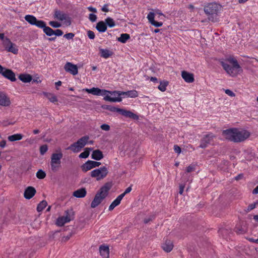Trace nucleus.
Returning a JSON list of instances; mask_svg holds the SVG:
<instances>
[{
    "label": "nucleus",
    "instance_id": "nucleus-1",
    "mask_svg": "<svg viewBox=\"0 0 258 258\" xmlns=\"http://www.w3.org/2000/svg\"><path fill=\"white\" fill-rule=\"evenodd\" d=\"M222 135L226 140L239 143L246 140L250 136V133L244 129L232 128L223 131Z\"/></svg>",
    "mask_w": 258,
    "mask_h": 258
},
{
    "label": "nucleus",
    "instance_id": "nucleus-2",
    "mask_svg": "<svg viewBox=\"0 0 258 258\" xmlns=\"http://www.w3.org/2000/svg\"><path fill=\"white\" fill-rule=\"evenodd\" d=\"M220 63L226 73L231 77H236L242 72L237 60L232 57L221 60Z\"/></svg>",
    "mask_w": 258,
    "mask_h": 258
},
{
    "label": "nucleus",
    "instance_id": "nucleus-3",
    "mask_svg": "<svg viewBox=\"0 0 258 258\" xmlns=\"http://www.w3.org/2000/svg\"><path fill=\"white\" fill-rule=\"evenodd\" d=\"M111 188V185L108 183H105L102 186L99 191L96 194L94 199L91 204V207L95 208L97 207L103 200L107 197L108 191Z\"/></svg>",
    "mask_w": 258,
    "mask_h": 258
},
{
    "label": "nucleus",
    "instance_id": "nucleus-4",
    "mask_svg": "<svg viewBox=\"0 0 258 258\" xmlns=\"http://www.w3.org/2000/svg\"><path fill=\"white\" fill-rule=\"evenodd\" d=\"M89 139V137L88 136H84L78 140L77 142L70 146L68 149L72 150L74 153H78L88 144Z\"/></svg>",
    "mask_w": 258,
    "mask_h": 258
},
{
    "label": "nucleus",
    "instance_id": "nucleus-5",
    "mask_svg": "<svg viewBox=\"0 0 258 258\" xmlns=\"http://www.w3.org/2000/svg\"><path fill=\"white\" fill-rule=\"evenodd\" d=\"M53 18L62 22L66 26H69L71 24V20L69 15L63 11L55 10Z\"/></svg>",
    "mask_w": 258,
    "mask_h": 258
},
{
    "label": "nucleus",
    "instance_id": "nucleus-6",
    "mask_svg": "<svg viewBox=\"0 0 258 258\" xmlns=\"http://www.w3.org/2000/svg\"><path fill=\"white\" fill-rule=\"evenodd\" d=\"M107 109L112 112H117L125 117H127L134 119H138V116L130 111L126 110L124 109L117 108L114 106H108Z\"/></svg>",
    "mask_w": 258,
    "mask_h": 258
},
{
    "label": "nucleus",
    "instance_id": "nucleus-7",
    "mask_svg": "<svg viewBox=\"0 0 258 258\" xmlns=\"http://www.w3.org/2000/svg\"><path fill=\"white\" fill-rule=\"evenodd\" d=\"M62 154L60 152L58 153H53L51 157L50 166L51 170L54 171H57L60 167L61 159L62 157Z\"/></svg>",
    "mask_w": 258,
    "mask_h": 258
},
{
    "label": "nucleus",
    "instance_id": "nucleus-8",
    "mask_svg": "<svg viewBox=\"0 0 258 258\" xmlns=\"http://www.w3.org/2000/svg\"><path fill=\"white\" fill-rule=\"evenodd\" d=\"M108 173L107 168L103 166L92 170L90 172V176L93 178H96L98 181L104 178L108 174Z\"/></svg>",
    "mask_w": 258,
    "mask_h": 258
},
{
    "label": "nucleus",
    "instance_id": "nucleus-9",
    "mask_svg": "<svg viewBox=\"0 0 258 258\" xmlns=\"http://www.w3.org/2000/svg\"><path fill=\"white\" fill-rule=\"evenodd\" d=\"M221 5L215 3H212L209 4L204 7V12L209 16L213 15L217 16V14L221 10Z\"/></svg>",
    "mask_w": 258,
    "mask_h": 258
},
{
    "label": "nucleus",
    "instance_id": "nucleus-10",
    "mask_svg": "<svg viewBox=\"0 0 258 258\" xmlns=\"http://www.w3.org/2000/svg\"><path fill=\"white\" fill-rule=\"evenodd\" d=\"M74 212L72 210H67L65 211L64 215L58 217L56 222V224L59 226H62L64 224L70 222L74 219Z\"/></svg>",
    "mask_w": 258,
    "mask_h": 258
},
{
    "label": "nucleus",
    "instance_id": "nucleus-11",
    "mask_svg": "<svg viewBox=\"0 0 258 258\" xmlns=\"http://www.w3.org/2000/svg\"><path fill=\"white\" fill-rule=\"evenodd\" d=\"M121 93V91H110L107 90V93L104 97V100L112 102H120L122 101L120 97L121 95L118 94Z\"/></svg>",
    "mask_w": 258,
    "mask_h": 258
},
{
    "label": "nucleus",
    "instance_id": "nucleus-12",
    "mask_svg": "<svg viewBox=\"0 0 258 258\" xmlns=\"http://www.w3.org/2000/svg\"><path fill=\"white\" fill-rule=\"evenodd\" d=\"M0 74L12 82L16 80L15 74L12 70L4 68L1 65H0Z\"/></svg>",
    "mask_w": 258,
    "mask_h": 258
},
{
    "label": "nucleus",
    "instance_id": "nucleus-13",
    "mask_svg": "<svg viewBox=\"0 0 258 258\" xmlns=\"http://www.w3.org/2000/svg\"><path fill=\"white\" fill-rule=\"evenodd\" d=\"M215 136L211 133L204 135L201 140L199 147L203 149L206 148L211 144Z\"/></svg>",
    "mask_w": 258,
    "mask_h": 258
},
{
    "label": "nucleus",
    "instance_id": "nucleus-14",
    "mask_svg": "<svg viewBox=\"0 0 258 258\" xmlns=\"http://www.w3.org/2000/svg\"><path fill=\"white\" fill-rule=\"evenodd\" d=\"M83 91L90 93L96 96H105V95L107 93V90L105 89H101L99 88L93 87L91 89L85 88L83 89Z\"/></svg>",
    "mask_w": 258,
    "mask_h": 258
},
{
    "label": "nucleus",
    "instance_id": "nucleus-15",
    "mask_svg": "<svg viewBox=\"0 0 258 258\" xmlns=\"http://www.w3.org/2000/svg\"><path fill=\"white\" fill-rule=\"evenodd\" d=\"M100 164V162L88 160L82 166L81 168L84 172H87L93 168L98 167Z\"/></svg>",
    "mask_w": 258,
    "mask_h": 258
},
{
    "label": "nucleus",
    "instance_id": "nucleus-16",
    "mask_svg": "<svg viewBox=\"0 0 258 258\" xmlns=\"http://www.w3.org/2000/svg\"><path fill=\"white\" fill-rule=\"evenodd\" d=\"M0 39L3 40L4 44L6 46V48L8 49V51L12 52L14 54H16V49L12 46V43L8 38L5 39L4 33H0Z\"/></svg>",
    "mask_w": 258,
    "mask_h": 258
},
{
    "label": "nucleus",
    "instance_id": "nucleus-17",
    "mask_svg": "<svg viewBox=\"0 0 258 258\" xmlns=\"http://www.w3.org/2000/svg\"><path fill=\"white\" fill-rule=\"evenodd\" d=\"M64 69L67 72H68L74 76L77 75L78 73L77 66L70 62H67L65 64Z\"/></svg>",
    "mask_w": 258,
    "mask_h": 258
},
{
    "label": "nucleus",
    "instance_id": "nucleus-18",
    "mask_svg": "<svg viewBox=\"0 0 258 258\" xmlns=\"http://www.w3.org/2000/svg\"><path fill=\"white\" fill-rule=\"evenodd\" d=\"M155 13L150 12L147 15V19L149 22L153 26L156 27H159L162 26L163 23L161 22H156L154 20Z\"/></svg>",
    "mask_w": 258,
    "mask_h": 258
},
{
    "label": "nucleus",
    "instance_id": "nucleus-19",
    "mask_svg": "<svg viewBox=\"0 0 258 258\" xmlns=\"http://www.w3.org/2000/svg\"><path fill=\"white\" fill-rule=\"evenodd\" d=\"M99 252L102 258L109 257V248L108 246L105 245H100L99 247Z\"/></svg>",
    "mask_w": 258,
    "mask_h": 258
},
{
    "label": "nucleus",
    "instance_id": "nucleus-20",
    "mask_svg": "<svg viewBox=\"0 0 258 258\" xmlns=\"http://www.w3.org/2000/svg\"><path fill=\"white\" fill-rule=\"evenodd\" d=\"M35 189L32 186H28L25 190L24 196L26 199H31L36 194Z\"/></svg>",
    "mask_w": 258,
    "mask_h": 258
},
{
    "label": "nucleus",
    "instance_id": "nucleus-21",
    "mask_svg": "<svg viewBox=\"0 0 258 258\" xmlns=\"http://www.w3.org/2000/svg\"><path fill=\"white\" fill-rule=\"evenodd\" d=\"M181 77L186 83H190L194 81V75L185 71L181 72Z\"/></svg>",
    "mask_w": 258,
    "mask_h": 258
},
{
    "label": "nucleus",
    "instance_id": "nucleus-22",
    "mask_svg": "<svg viewBox=\"0 0 258 258\" xmlns=\"http://www.w3.org/2000/svg\"><path fill=\"white\" fill-rule=\"evenodd\" d=\"M162 247L165 251L169 252L172 250L173 248V244L171 241L166 240L165 242L163 243Z\"/></svg>",
    "mask_w": 258,
    "mask_h": 258
},
{
    "label": "nucleus",
    "instance_id": "nucleus-23",
    "mask_svg": "<svg viewBox=\"0 0 258 258\" xmlns=\"http://www.w3.org/2000/svg\"><path fill=\"white\" fill-rule=\"evenodd\" d=\"M119 95H123L126 97L136 98L138 96V92L136 90H130L126 92H121Z\"/></svg>",
    "mask_w": 258,
    "mask_h": 258
},
{
    "label": "nucleus",
    "instance_id": "nucleus-24",
    "mask_svg": "<svg viewBox=\"0 0 258 258\" xmlns=\"http://www.w3.org/2000/svg\"><path fill=\"white\" fill-rule=\"evenodd\" d=\"M137 253L138 250L136 249L130 247L127 253L124 254V256L126 258H136Z\"/></svg>",
    "mask_w": 258,
    "mask_h": 258
},
{
    "label": "nucleus",
    "instance_id": "nucleus-25",
    "mask_svg": "<svg viewBox=\"0 0 258 258\" xmlns=\"http://www.w3.org/2000/svg\"><path fill=\"white\" fill-rule=\"evenodd\" d=\"M96 28L99 32L103 33L107 30V25L105 22L99 21L97 23Z\"/></svg>",
    "mask_w": 258,
    "mask_h": 258
},
{
    "label": "nucleus",
    "instance_id": "nucleus-26",
    "mask_svg": "<svg viewBox=\"0 0 258 258\" xmlns=\"http://www.w3.org/2000/svg\"><path fill=\"white\" fill-rule=\"evenodd\" d=\"M86 193L85 188H82L75 191L73 192V196L78 198H82L85 197Z\"/></svg>",
    "mask_w": 258,
    "mask_h": 258
},
{
    "label": "nucleus",
    "instance_id": "nucleus-27",
    "mask_svg": "<svg viewBox=\"0 0 258 258\" xmlns=\"http://www.w3.org/2000/svg\"><path fill=\"white\" fill-rule=\"evenodd\" d=\"M123 197L120 195H119L110 204L108 210L112 211L115 207L119 205Z\"/></svg>",
    "mask_w": 258,
    "mask_h": 258
},
{
    "label": "nucleus",
    "instance_id": "nucleus-28",
    "mask_svg": "<svg viewBox=\"0 0 258 258\" xmlns=\"http://www.w3.org/2000/svg\"><path fill=\"white\" fill-rule=\"evenodd\" d=\"M91 158L96 160H100L103 158L102 152L99 150H96L93 151Z\"/></svg>",
    "mask_w": 258,
    "mask_h": 258
},
{
    "label": "nucleus",
    "instance_id": "nucleus-29",
    "mask_svg": "<svg viewBox=\"0 0 258 258\" xmlns=\"http://www.w3.org/2000/svg\"><path fill=\"white\" fill-rule=\"evenodd\" d=\"M10 104V101L7 98L6 95L0 92V105L2 106H8Z\"/></svg>",
    "mask_w": 258,
    "mask_h": 258
},
{
    "label": "nucleus",
    "instance_id": "nucleus-30",
    "mask_svg": "<svg viewBox=\"0 0 258 258\" xmlns=\"http://www.w3.org/2000/svg\"><path fill=\"white\" fill-rule=\"evenodd\" d=\"M99 51L100 55L102 57L107 58L113 54V52L107 49L100 48Z\"/></svg>",
    "mask_w": 258,
    "mask_h": 258
},
{
    "label": "nucleus",
    "instance_id": "nucleus-31",
    "mask_svg": "<svg viewBox=\"0 0 258 258\" xmlns=\"http://www.w3.org/2000/svg\"><path fill=\"white\" fill-rule=\"evenodd\" d=\"M19 78L24 83H29L32 79V76L29 74H20Z\"/></svg>",
    "mask_w": 258,
    "mask_h": 258
},
{
    "label": "nucleus",
    "instance_id": "nucleus-32",
    "mask_svg": "<svg viewBox=\"0 0 258 258\" xmlns=\"http://www.w3.org/2000/svg\"><path fill=\"white\" fill-rule=\"evenodd\" d=\"M43 94L46 96L48 99L52 103H55L57 101V99L56 96L53 94L43 92Z\"/></svg>",
    "mask_w": 258,
    "mask_h": 258
},
{
    "label": "nucleus",
    "instance_id": "nucleus-33",
    "mask_svg": "<svg viewBox=\"0 0 258 258\" xmlns=\"http://www.w3.org/2000/svg\"><path fill=\"white\" fill-rule=\"evenodd\" d=\"M25 19L27 22H28L30 24L32 25H34V24H35V22L37 20L35 17L31 15H26L25 17Z\"/></svg>",
    "mask_w": 258,
    "mask_h": 258
},
{
    "label": "nucleus",
    "instance_id": "nucleus-34",
    "mask_svg": "<svg viewBox=\"0 0 258 258\" xmlns=\"http://www.w3.org/2000/svg\"><path fill=\"white\" fill-rule=\"evenodd\" d=\"M130 38V36L127 33H122L120 36L118 38V41L124 43Z\"/></svg>",
    "mask_w": 258,
    "mask_h": 258
},
{
    "label": "nucleus",
    "instance_id": "nucleus-35",
    "mask_svg": "<svg viewBox=\"0 0 258 258\" xmlns=\"http://www.w3.org/2000/svg\"><path fill=\"white\" fill-rule=\"evenodd\" d=\"M92 150V148H87L85 149V151L81 153L79 157V158H87V157H88V156H89V154H90V151H91Z\"/></svg>",
    "mask_w": 258,
    "mask_h": 258
},
{
    "label": "nucleus",
    "instance_id": "nucleus-36",
    "mask_svg": "<svg viewBox=\"0 0 258 258\" xmlns=\"http://www.w3.org/2000/svg\"><path fill=\"white\" fill-rule=\"evenodd\" d=\"M47 203L46 201H41L37 206V210L38 212H41L47 206Z\"/></svg>",
    "mask_w": 258,
    "mask_h": 258
},
{
    "label": "nucleus",
    "instance_id": "nucleus-37",
    "mask_svg": "<svg viewBox=\"0 0 258 258\" xmlns=\"http://www.w3.org/2000/svg\"><path fill=\"white\" fill-rule=\"evenodd\" d=\"M105 22L106 25H108L110 28H112L115 26V23L114 21L110 17H107L105 20Z\"/></svg>",
    "mask_w": 258,
    "mask_h": 258
},
{
    "label": "nucleus",
    "instance_id": "nucleus-38",
    "mask_svg": "<svg viewBox=\"0 0 258 258\" xmlns=\"http://www.w3.org/2000/svg\"><path fill=\"white\" fill-rule=\"evenodd\" d=\"M43 30V32L48 36H51L54 35V30L49 27L45 26Z\"/></svg>",
    "mask_w": 258,
    "mask_h": 258
},
{
    "label": "nucleus",
    "instance_id": "nucleus-39",
    "mask_svg": "<svg viewBox=\"0 0 258 258\" xmlns=\"http://www.w3.org/2000/svg\"><path fill=\"white\" fill-rule=\"evenodd\" d=\"M168 85V83L167 81L160 82V85L158 87L159 90L162 92H164L166 90V87Z\"/></svg>",
    "mask_w": 258,
    "mask_h": 258
},
{
    "label": "nucleus",
    "instance_id": "nucleus-40",
    "mask_svg": "<svg viewBox=\"0 0 258 258\" xmlns=\"http://www.w3.org/2000/svg\"><path fill=\"white\" fill-rule=\"evenodd\" d=\"M34 25L38 28H42L43 29L46 26V23L42 20H38L37 19Z\"/></svg>",
    "mask_w": 258,
    "mask_h": 258
},
{
    "label": "nucleus",
    "instance_id": "nucleus-41",
    "mask_svg": "<svg viewBox=\"0 0 258 258\" xmlns=\"http://www.w3.org/2000/svg\"><path fill=\"white\" fill-rule=\"evenodd\" d=\"M257 205H258V201H256V202H254L253 203L250 204L247 207V209L246 210H245V211L247 213L250 212V211L254 209L256 207V206Z\"/></svg>",
    "mask_w": 258,
    "mask_h": 258
},
{
    "label": "nucleus",
    "instance_id": "nucleus-42",
    "mask_svg": "<svg viewBox=\"0 0 258 258\" xmlns=\"http://www.w3.org/2000/svg\"><path fill=\"white\" fill-rule=\"evenodd\" d=\"M46 176V173L43 170L40 169L36 173V177L39 179H43Z\"/></svg>",
    "mask_w": 258,
    "mask_h": 258
},
{
    "label": "nucleus",
    "instance_id": "nucleus-43",
    "mask_svg": "<svg viewBox=\"0 0 258 258\" xmlns=\"http://www.w3.org/2000/svg\"><path fill=\"white\" fill-rule=\"evenodd\" d=\"M49 24L53 28H59L61 26V24L57 21H50Z\"/></svg>",
    "mask_w": 258,
    "mask_h": 258
},
{
    "label": "nucleus",
    "instance_id": "nucleus-44",
    "mask_svg": "<svg viewBox=\"0 0 258 258\" xmlns=\"http://www.w3.org/2000/svg\"><path fill=\"white\" fill-rule=\"evenodd\" d=\"M48 150V147L46 145H44L40 147V153L41 155H44Z\"/></svg>",
    "mask_w": 258,
    "mask_h": 258
},
{
    "label": "nucleus",
    "instance_id": "nucleus-45",
    "mask_svg": "<svg viewBox=\"0 0 258 258\" xmlns=\"http://www.w3.org/2000/svg\"><path fill=\"white\" fill-rule=\"evenodd\" d=\"M224 92L227 95H228V96H229L230 97H235V94L229 89H225V90H224Z\"/></svg>",
    "mask_w": 258,
    "mask_h": 258
},
{
    "label": "nucleus",
    "instance_id": "nucleus-46",
    "mask_svg": "<svg viewBox=\"0 0 258 258\" xmlns=\"http://www.w3.org/2000/svg\"><path fill=\"white\" fill-rule=\"evenodd\" d=\"M89 20L92 22H95L97 20V16L96 15L94 14H90L89 16Z\"/></svg>",
    "mask_w": 258,
    "mask_h": 258
},
{
    "label": "nucleus",
    "instance_id": "nucleus-47",
    "mask_svg": "<svg viewBox=\"0 0 258 258\" xmlns=\"http://www.w3.org/2000/svg\"><path fill=\"white\" fill-rule=\"evenodd\" d=\"M100 128L105 131H108L110 130V127L108 124H103L100 126Z\"/></svg>",
    "mask_w": 258,
    "mask_h": 258
},
{
    "label": "nucleus",
    "instance_id": "nucleus-48",
    "mask_svg": "<svg viewBox=\"0 0 258 258\" xmlns=\"http://www.w3.org/2000/svg\"><path fill=\"white\" fill-rule=\"evenodd\" d=\"M87 36L90 39H94L95 38L94 33L91 30H89L87 32Z\"/></svg>",
    "mask_w": 258,
    "mask_h": 258
},
{
    "label": "nucleus",
    "instance_id": "nucleus-49",
    "mask_svg": "<svg viewBox=\"0 0 258 258\" xmlns=\"http://www.w3.org/2000/svg\"><path fill=\"white\" fill-rule=\"evenodd\" d=\"M75 35L73 33H69L65 34L63 37L67 39H72L74 37Z\"/></svg>",
    "mask_w": 258,
    "mask_h": 258
},
{
    "label": "nucleus",
    "instance_id": "nucleus-50",
    "mask_svg": "<svg viewBox=\"0 0 258 258\" xmlns=\"http://www.w3.org/2000/svg\"><path fill=\"white\" fill-rule=\"evenodd\" d=\"M132 189V186L131 185L129 187H128L127 188H126V189L125 190L124 192L120 194V195L122 196V197L123 198L126 194L130 192L131 191Z\"/></svg>",
    "mask_w": 258,
    "mask_h": 258
},
{
    "label": "nucleus",
    "instance_id": "nucleus-51",
    "mask_svg": "<svg viewBox=\"0 0 258 258\" xmlns=\"http://www.w3.org/2000/svg\"><path fill=\"white\" fill-rule=\"evenodd\" d=\"M54 31V35H55L57 36H60L63 34V32L60 29H56V30H55Z\"/></svg>",
    "mask_w": 258,
    "mask_h": 258
},
{
    "label": "nucleus",
    "instance_id": "nucleus-52",
    "mask_svg": "<svg viewBox=\"0 0 258 258\" xmlns=\"http://www.w3.org/2000/svg\"><path fill=\"white\" fill-rule=\"evenodd\" d=\"M174 151H175V152L178 153V154L181 153V149L177 145L174 146Z\"/></svg>",
    "mask_w": 258,
    "mask_h": 258
},
{
    "label": "nucleus",
    "instance_id": "nucleus-53",
    "mask_svg": "<svg viewBox=\"0 0 258 258\" xmlns=\"http://www.w3.org/2000/svg\"><path fill=\"white\" fill-rule=\"evenodd\" d=\"M108 4H105L101 8V10L104 12H109V9L108 8Z\"/></svg>",
    "mask_w": 258,
    "mask_h": 258
},
{
    "label": "nucleus",
    "instance_id": "nucleus-54",
    "mask_svg": "<svg viewBox=\"0 0 258 258\" xmlns=\"http://www.w3.org/2000/svg\"><path fill=\"white\" fill-rule=\"evenodd\" d=\"M195 170V167L194 166L192 165H190V166H188L187 168H186V172H190L191 171H193L194 170Z\"/></svg>",
    "mask_w": 258,
    "mask_h": 258
},
{
    "label": "nucleus",
    "instance_id": "nucleus-55",
    "mask_svg": "<svg viewBox=\"0 0 258 258\" xmlns=\"http://www.w3.org/2000/svg\"><path fill=\"white\" fill-rule=\"evenodd\" d=\"M8 140L10 141H16V134H14L12 136H10L8 137Z\"/></svg>",
    "mask_w": 258,
    "mask_h": 258
},
{
    "label": "nucleus",
    "instance_id": "nucleus-56",
    "mask_svg": "<svg viewBox=\"0 0 258 258\" xmlns=\"http://www.w3.org/2000/svg\"><path fill=\"white\" fill-rule=\"evenodd\" d=\"M184 185L183 184H180L179 185V194L180 195H182L183 194V190H184Z\"/></svg>",
    "mask_w": 258,
    "mask_h": 258
},
{
    "label": "nucleus",
    "instance_id": "nucleus-57",
    "mask_svg": "<svg viewBox=\"0 0 258 258\" xmlns=\"http://www.w3.org/2000/svg\"><path fill=\"white\" fill-rule=\"evenodd\" d=\"M243 174H239L238 175H237L236 176H235L234 177V178H235V180H238L239 179H242L243 178Z\"/></svg>",
    "mask_w": 258,
    "mask_h": 258
},
{
    "label": "nucleus",
    "instance_id": "nucleus-58",
    "mask_svg": "<svg viewBox=\"0 0 258 258\" xmlns=\"http://www.w3.org/2000/svg\"><path fill=\"white\" fill-rule=\"evenodd\" d=\"M88 9L90 12H94V13H96L97 12V10L95 8H93V7H89L88 8Z\"/></svg>",
    "mask_w": 258,
    "mask_h": 258
},
{
    "label": "nucleus",
    "instance_id": "nucleus-59",
    "mask_svg": "<svg viewBox=\"0 0 258 258\" xmlns=\"http://www.w3.org/2000/svg\"><path fill=\"white\" fill-rule=\"evenodd\" d=\"M6 142L5 140H3L0 142V147L2 148H4L6 146Z\"/></svg>",
    "mask_w": 258,
    "mask_h": 258
},
{
    "label": "nucleus",
    "instance_id": "nucleus-60",
    "mask_svg": "<svg viewBox=\"0 0 258 258\" xmlns=\"http://www.w3.org/2000/svg\"><path fill=\"white\" fill-rule=\"evenodd\" d=\"M150 80L151 81L155 82V83H157L158 82L157 78H156V77H152L150 78Z\"/></svg>",
    "mask_w": 258,
    "mask_h": 258
},
{
    "label": "nucleus",
    "instance_id": "nucleus-61",
    "mask_svg": "<svg viewBox=\"0 0 258 258\" xmlns=\"http://www.w3.org/2000/svg\"><path fill=\"white\" fill-rule=\"evenodd\" d=\"M252 194L254 195L258 194V185L252 190Z\"/></svg>",
    "mask_w": 258,
    "mask_h": 258
},
{
    "label": "nucleus",
    "instance_id": "nucleus-62",
    "mask_svg": "<svg viewBox=\"0 0 258 258\" xmlns=\"http://www.w3.org/2000/svg\"><path fill=\"white\" fill-rule=\"evenodd\" d=\"M55 86H56V89L58 90V88H57L58 87L61 86V82L60 81H58V82H56L55 83Z\"/></svg>",
    "mask_w": 258,
    "mask_h": 258
},
{
    "label": "nucleus",
    "instance_id": "nucleus-63",
    "mask_svg": "<svg viewBox=\"0 0 258 258\" xmlns=\"http://www.w3.org/2000/svg\"><path fill=\"white\" fill-rule=\"evenodd\" d=\"M209 19L212 22H216L217 21V18L216 17L215 18H214L213 17H209Z\"/></svg>",
    "mask_w": 258,
    "mask_h": 258
},
{
    "label": "nucleus",
    "instance_id": "nucleus-64",
    "mask_svg": "<svg viewBox=\"0 0 258 258\" xmlns=\"http://www.w3.org/2000/svg\"><path fill=\"white\" fill-rule=\"evenodd\" d=\"M249 241L254 242V243H258V239H254L253 238H250V239H249Z\"/></svg>",
    "mask_w": 258,
    "mask_h": 258
}]
</instances>
